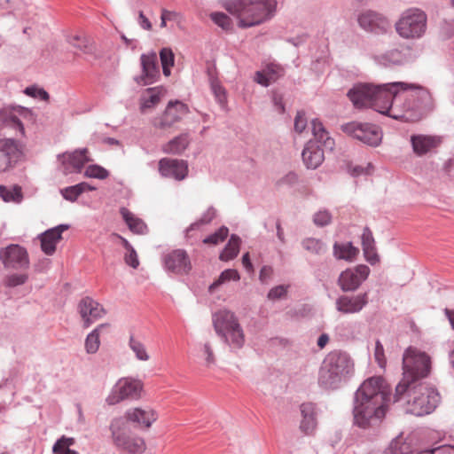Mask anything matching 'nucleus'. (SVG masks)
<instances>
[{"mask_svg":"<svg viewBox=\"0 0 454 454\" xmlns=\"http://www.w3.org/2000/svg\"><path fill=\"white\" fill-rule=\"evenodd\" d=\"M406 413L424 416L432 413L441 402L437 388L427 382L398 383L393 396Z\"/></svg>","mask_w":454,"mask_h":454,"instance_id":"obj_1","label":"nucleus"},{"mask_svg":"<svg viewBox=\"0 0 454 454\" xmlns=\"http://www.w3.org/2000/svg\"><path fill=\"white\" fill-rule=\"evenodd\" d=\"M401 99L392 109V118L418 121L431 110L433 102L429 91L419 85L407 83L401 88Z\"/></svg>","mask_w":454,"mask_h":454,"instance_id":"obj_2","label":"nucleus"},{"mask_svg":"<svg viewBox=\"0 0 454 454\" xmlns=\"http://www.w3.org/2000/svg\"><path fill=\"white\" fill-rule=\"evenodd\" d=\"M277 4V0H231L225 9L238 19L239 27H250L271 19Z\"/></svg>","mask_w":454,"mask_h":454,"instance_id":"obj_3","label":"nucleus"},{"mask_svg":"<svg viewBox=\"0 0 454 454\" xmlns=\"http://www.w3.org/2000/svg\"><path fill=\"white\" fill-rule=\"evenodd\" d=\"M129 423L125 416L111 420L109 430L112 442L117 449L129 454H142L146 450L145 442L143 437L132 434Z\"/></svg>","mask_w":454,"mask_h":454,"instance_id":"obj_4","label":"nucleus"},{"mask_svg":"<svg viewBox=\"0 0 454 454\" xmlns=\"http://www.w3.org/2000/svg\"><path fill=\"white\" fill-rule=\"evenodd\" d=\"M431 372V358L424 351L409 347L403 356V378L399 383L422 382Z\"/></svg>","mask_w":454,"mask_h":454,"instance_id":"obj_5","label":"nucleus"},{"mask_svg":"<svg viewBox=\"0 0 454 454\" xmlns=\"http://www.w3.org/2000/svg\"><path fill=\"white\" fill-rule=\"evenodd\" d=\"M215 333L233 348H241L245 343V333L236 315L227 309H221L213 315Z\"/></svg>","mask_w":454,"mask_h":454,"instance_id":"obj_6","label":"nucleus"},{"mask_svg":"<svg viewBox=\"0 0 454 454\" xmlns=\"http://www.w3.org/2000/svg\"><path fill=\"white\" fill-rule=\"evenodd\" d=\"M427 15L417 7L404 10L395 23L396 34L405 40L421 38L427 32Z\"/></svg>","mask_w":454,"mask_h":454,"instance_id":"obj_7","label":"nucleus"},{"mask_svg":"<svg viewBox=\"0 0 454 454\" xmlns=\"http://www.w3.org/2000/svg\"><path fill=\"white\" fill-rule=\"evenodd\" d=\"M349 359L340 353H330L324 360L319 372V384L326 388H334L351 372Z\"/></svg>","mask_w":454,"mask_h":454,"instance_id":"obj_8","label":"nucleus"},{"mask_svg":"<svg viewBox=\"0 0 454 454\" xmlns=\"http://www.w3.org/2000/svg\"><path fill=\"white\" fill-rule=\"evenodd\" d=\"M387 404H376L370 400H356L353 414L355 424L359 427L366 428L379 424L385 417Z\"/></svg>","mask_w":454,"mask_h":454,"instance_id":"obj_9","label":"nucleus"},{"mask_svg":"<svg viewBox=\"0 0 454 454\" xmlns=\"http://www.w3.org/2000/svg\"><path fill=\"white\" fill-rule=\"evenodd\" d=\"M406 85L405 82H394L375 86L376 95L372 98V108L382 114L392 117V109L401 99V88Z\"/></svg>","mask_w":454,"mask_h":454,"instance_id":"obj_10","label":"nucleus"},{"mask_svg":"<svg viewBox=\"0 0 454 454\" xmlns=\"http://www.w3.org/2000/svg\"><path fill=\"white\" fill-rule=\"evenodd\" d=\"M143 390L142 380L131 377L121 378L114 386L106 402L114 405L126 399L138 400L142 397Z\"/></svg>","mask_w":454,"mask_h":454,"instance_id":"obj_11","label":"nucleus"},{"mask_svg":"<svg viewBox=\"0 0 454 454\" xmlns=\"http://www.w3.org/2000/svg\"><path fill=\"white\" fill-rule=\"evenodd\" d=\"M356 400H370L376 404H387L389 398V389L385 380L381 377H372L361 385L356 393Z\"/></svg>","mask_w":454,"mask_h":454,"instance_id":"obj_12","label":"nucleus"},{"mask_svg":"<svg viewBox=\"0 0 454 454\" xmlns=\"http://www.w3.org/2000/svg\"><path fill=\"white\" fill-rule=\"evenodd\" d=\"M341 129L347 135L372 146L379 145L382 138L380 129L369 123L352 121L343 125Z\"/></svg>","mask_w":454,"mask_h":454,"instance_id":"obj_13","label":"nucleus"},{"mask_svg":"<svg viewBox=\"0 0 454 454\" xmlns=\"http://www.w3.org/2000/svg\"><path fill=\"white\" fill-rule=\"evenodd\" d=\"M0 260L5 268L13 270H27L30 263L27 249L17 244L2 248Z\"/></svg>","mask_w":454,"mask_h":454,"instance_id":"obj_14","label":"nucleus"},{"mask_svg":"<svg viewBox=\"0 0 454 454\" xmlns=\"http://www.w3.org/2000/svg\"><path fill=\"white\" fill-rule=\"evenodd\" d=\"M65 175L80 173L83 166L91 161L88 149H79L59 156Z\"/></svg>","mask_w":454,"mask_h":454,"instance_id":"obj_15","label":"nucleus"},{"mask_svg":"<svg viewBox=\"0 0 454 454\" xmlns=\"http://www.w3.org/2000/svg\"><path fill=\"white\" fill-rule=\"evenodd\" d=\"M357 20L363 29L375 34H385L390 27V22L387 17L370 10L362 12Z\"/></svg>","mask_w":454,"mask_h":454,"instance_id":"obj_16","label":"nucleus"},{"mask_svg":"<svg viewBox=\"0 0 454 454\" xmlns=\"http://www.w3.org/2000/svg\"><path fill=\"white\" fill-rule=\"evenodd\" d=\"M128 421L142 429H149L158 419V412L149 407H133L124 413Z\"/></svg>","mask_w":454,"mask_h":454,"instance_id":"obj_17","label":"nucleus"},{"mask_svg":"<svg viewBox=\"0 0 454 454\" xmlns=\"http://www.w3.org/2000/svg\"><path fill=\"white\" fill-rule=\"evenodd\" d=\"M370 269L368 266L361 264L354 269H348L343 271L339 278V284L343 291H354L369 276Z\"/></svg>","mask_w":454,"mask_h":454,"instance_id":"obj_18","label":"nucleus"},{"mask_svg":"<svg viewBox=\"0 0 454 454\" xmlns=\"http://www.w3.org/2000/svg\"><path fill=\"white\" fill-rule=\"evenodd\" d=\"M164 265L167 270L178 275L188 274L192 270L189 255L183 249H176L166 254Z\"/></svg>","mask_w":454,"mask_h":454,"instance_id":"obj_19","label":"nucleus"},{"mask_svg":"<svg viewBox=\"0 0 454 454\" xmlns=\"http://www.w3.org/2000/svg\"><path fill=\"white\" fill-rule=\"evenodd\" d=\"M20 145L12 138L0 139V172L8 169L21 157Z\"/></svg>","mask_w":454,"mask_h":454,"instance_id":"obj_20","label":"nucleus"},{"mask_svg":"<svg viewBox=\"0 0 454 454\" xmlns=\"http://www.w3.org/2000/svg\"><path fill=\"white\" fill-rule=\"evenodd\" d=\"M188 106L180 101H170L159 121L155 124L160 129H168L179 121L187 113Z\"/></svg>","mask_w":454,"mask_h":454,"instance_id":"obj_21","label":"nucleus"},{"mask_svg":"<svg viewBox=\"0 0 454 454\" xmlns=\"http://www.w3.org/2000/svg\"><path fill=\"white\" fill-rule=\"evenodd\" d=\"M159 171L165 177L180 181L186 177L188 165L183 160L163 158L159 161Z\"/></svg>","mask_w":454,"mask_h":454,"instance_id":"obj_22","label":"nucleus"},{"mask_svg":"<svg viewBox=\"0 0 454 454\" xmlns=\"http://www.w3.org/2000/svg\"><path fill=\"white\" fill-rule=\"evenodd\" d=\"M376 95L375 85L358 84L350 90L348 96L356 108L372 107V98Z\"/></svg>","mask_w":454,"mask_h":454,"instance_id":"obj_23","label":"nucleus"},{"mask_svg":"<svg viewBox=\"0 0 454 454\" xmlns=\"http://www.w3.org/2000/svg\"><path fill=\"white\" fill-rule=\"evenodd\" d=\"M78 309L85 327L90 326L105 314L103 307L90 297L83 298L80 301Z\"/></svg>","mask_w":454,"mask_h":454,"instance_id":"obj_24","label":"nucleus"},{"mask_svg":"<svg viewBox=\"0 0 454 454\" xmlns=\"http://www.w3.org/2000/svg\"><path fill=\"white\" fill-rule=\"evenodd\" d=\"M142 74L137 79L141 85L151 84L160 75L157 55L155 52L143 54L141 56Z\"/></svg>","mask_w":454,"mask_h":454,"instance_id":"obj_25","label":"nucleus"},{"mask_svg":"<svg viewBox=\"0 0 454 454\" xmlns=\"http://www.w3.org/2000/svg\"><path fill=\"white\" fill-rule=\"evenodd\" d=\"M367 303L366 293L355 296L343 295L337 299L336 309L344 314H354L361 311Z\"/></svg>","mask_w":454,"mask_h":454,"instance_id":"obj_26","label":"nucleus"},{"mask_svg":"<svg viewBox=\"0 0 454 454\" xmlns=\"http://www.w3.org/2000/svg\"><path fill=\"white\" fill-rule=\"evenodd\" d=\"M67 224H60L51 228L40 235L41 248L48 255H51L56 251L57 244L62 239L63 231L68 230Z\"/></svg>","mask_w":454,"mask_h":454,"instance_id":"obj_27","label":"nucleus"},{"mask_svg":"<svg viewBox=\"0 0 454 454\" xmlns=\"http://www.w3.org/2000/svg\"><path fill=\"white\" fill-rule=\"evenodd\" d=\"M413 152L418 156H423L442 144V138L437 136L413 135L411 137Z\"/></svg>","mask_w":454,"mask_h":454,"instance_id":"obj_28","label":"nucleus"},{"mask_svg":"<svg viewBox=\"0 0 454 454\" xmlns=\"http://www.w3.org/2000/svg\"><path fill=\"white\" fill-rule=\"evenodd\" d=\"M412 49L409 45L402 44L399 48L391 49L380 57L384 65H402L412 59Z\"/></svg>","mask_w":454,"mask_h":454,"instance_id":"obj_29","label":"nucleus"},{"mask_svg":"<svg viewBox=\"0 0 454 454\" xmlns=\"http://www.w3.org/2000/svg\"><path fill=\"white\" fill-rule=\"evenodd\" d=\"M302 160L308 168L315 169L324 160L323 150L314 142H309L302 151Z\"/></svg>","mask_w":454,"mask_h":454,"instance_id":"obj_30","label":"nucleus"},{"mask_svg":"<svg viewBox=\"0 0 454 454\" xmlns=\"http://www.w3.org/2000/svg\"><path fill=\"white\" fill-rule=\"evenodd\" d=\"M284 74V69L278 64H269L261 71H257L254 75V81L262 85L269 86L276 82Z\"/></svg>","mask_w":454,"mask_h":454,"instance_id":"obj_31","label":"nucleus"},{"mask_svg":"<svg viewBox=\"0 0 454 454\" xmlns=\"http://www.w3.org/2000/svg\"><path fill=\"white\" fill-rule=\"evenodd\" d=\"M302 419L300 428L306 434H310L317 427L316 406L312 403H304L301 405Z\"/></svg>","mask_w":454,"mask_h":454,"instance_id":"obj_32","label":"nucleus"},{"mask_svg":"<svg viewBox=\"0 0 454 454\" xmlns=\"http://www.w3.org/2000/svg\"><path fill=\"white\" fill-rule=\"evenodd\" d=\"M120 214L121 215L130 231H132L134 234L145 235L148 232V228L145 223L141 218H138L137 215H135L128 208L121 207Z\"/></svg>","mask_w":454,"mask_h":454,"instance_id":"obj_33","label":"nucleus"},{"mask_svg":"<svg viewBox=\"0 0 454 454\" xmlns=\"http://www.w3.org/2000/svg\"><path fill=\"white\" fill-rule=\"evenodd\" d=\"M166 94L163 87H153L147 89L141 98V110L150 109L158 105L162 97Z\"/></svg>","mask_w":454,"mask_h":454,"instance_id":"obj_34","label":"nucleus"},{"mask_svg":"<svg viewBox=\"0 0 454 454\" xmlns=\"http://www.w3.org/2000/svg\"><path fill=\"white\" fill-rule=\"evenodd\" d=\"M311 126L312 132L316 139H317L318 142L323 143L325 147L332 149L334 145V141L328 137V132L325 130L323 123L317 119H314L311 121Z\"/></svg>","mask_w":454,"mask_h":454,"instance_id":"obj_35","label":"nucleus"},{"mask_svg":"<svg viewBox=\"0 0 454 454\" xmlns=\"http://www.w3.org/2000/svg\"><path fill=\"white\" fill-rule=\"evenodd\" d=\"M189 145L187 135H181L163 145V152L166 153L179 154L183 153Z\"/></svg>","mask_w":454,"mask_h":454,"instance_id":"obj_36","label":"nucleus"},{"mask_svg":"<svg viewBox=\"0 0 454 454\" xmlns=\"http://www.w3.org/2000/svg\"><path fill=\"white\" fill-rule=\"evenodd\" d=\"M240 243L241 240L238 236L231 235L229 242L225 246L223 252L220 254V260L228 262L234 259L239 252Z\"/></svg>","mask_w":454,"mask_h":454,"instance_id":"obj_37","label":"nucleus"},{"mask_svg":"<svg viewBox=\"0 0 454 454\" xmlns=\"http://www.w3.org/2000/svg\"><path fill=\"white\" fill-rule=\"evenodd\" d=\"M333 253L336 258L347 261L354 260L359 253L358 248L352 246L351 243L337 244L333 247Z\"/></svg>","mask_w":454,"mask_h":454,"instance_id":"obj_38","label":"nucleus"},{"mask_svg":"<svg viewBox=\"0 0 454 454\" xmlns=\"http://www.w3.org/2000/svg\"><path fill=\"white\" fill-rule=\"evenodd\" d=\"M109 325L103 324L98 326L92 333H90L85 340V348L88 353L94 354L99 348V333L104 329H108Z\"/></svg>","mask_w":454,"mask_h":454,"instance_id":"obj_39","label":"nucleus"},{"mask_svg":"<svg viewBox=\"0 0 454 454\" xmlns=\"http://www.w3.org/2000/svg\"><path fill=\"white\" fill-rule=\"evenodd\" d=\"M0 197L5 201V202H15L20 203L22 199V192L21 188L18 185L6 187L4 185L0 186Z\"/></svg>","mask_w":454,"mask_h":454,"instance_id":"obj_40","label":"nucleus"},{"mask_svg":"<svg viewBox=\"0 0 454 454\" xmlns=\"http://www.w3.org/2000/svg\"><path fill=\"white\" fill-rule=\"evenodd\" d=\"M160 59L162 66V71L165 76L170 75V68L174 66L175 56L171 49L163 48L160 51Z\"/></svg>","mask_w":454,"mask_h":454,"instance_id":"obj_41","label":"nucleus"},{"mask_svg":"<svg viewBox=\"0 0 454 454\" xmlns=\"http://www.w3.org/2000/svg\"><path fill=\"white\" fill-rule=\"evenodd\" d=\"M240 277L239 272L236 270L233 269H228L223 270L219 278L215 280L209 286V291L213 292L215 288H217L219 286L223 285V283L234 280L238 281L239 280Z\"/></svg>","mask_w":454,"mask_h":454,"instance_id":"obj_42","label":"nucleus"},{"mask_svg":"<svg viewBox=\"0 0 454 454\" xmlns=\"http://www.w3.org/2000/svg\"><path fill=\"white\" fill-rule=\"evenodd\" d=\"M74 443V438L62 436L53 446V454H78L76 451L69 449Z\"/></svg>","mask_w":454,"mask_h":454,"instance_id":"obj_43","label":"nucleus"},{"mask_svg":"<svg viewBox=\"0 0 454 454\" xmlns=\"http://www.w3.org/2000/svg\"><path fill=\"white\" fill-rule=\"evenodd\" d=\"M129 348L135 353L136 357L138 360L148 361L150 359V356L147 353V350L144 343L135 339L134 337H130L129 339Z\"/></svg>","mask_w":454,"mask_h":454,"instance_id":"obj_44","label":"nucleus"},{"mask_svg":"<svg viewBox=\"0 0 454 454\" xmlns=\"http://www.w3.org/2000/svg\"><path fill=\"white\" fill-rule=\"evenodd\" d=\"M109 176L108 171L99 165H89L85 171L84 176L88 178H98V179H106Z\"/></svg>","mask_w":454,"mask_h":454,"instance_id":"obj_45","label":"nucleus"},{"mask_svg":"<svg viewBox=\"0 0 454 454\" xmlns=\"http://www.w3.org/2000/svg\"><path fill=\"white\" fill-rule=\"evenodd\" d=\"M303 247L313 254H322L325 251V246L319 240L313 238L306 239L302 241Z\"/></svg>","mask_w":454,"mask_h":454,"instance_id":"obj_46","label":"nucleus"},{"mask_svg":"<svg viewBox=\"0 0 454 454\" xmlns=\"http://www.w3.org/2000/svg\"><path fill=\"white\" fill-rule=\"evenodd\" d=\"M228 233V228L221 227L216 232L204 239L203 243L208 245H217L227 238Z\"/></svg>","mask_w":454,"mask_h":454,"instance_id":"obj_47","label":"nucleus"},{"mask_svg":"<svg viewBox=\"0 0 454 454\" xmlns=\"http://www.w3.org/2000/svg\"><path fill=\"white\" fill-rule=\"evenodd\" d=\"M212 20L222 28L228 30L231 27V19L223 12H214L211 15Z\"/></svg>","mask_w":454,"mask_h":454,"instance_id":"obj_48","label":"nucleus"},{"mask_svg":"<svg viewBox=\"0 0 454 454\" xmlns=\"http://www.w3.org/2000/svg\"><path fill=\"white\" fill-rule=\"evenodd\" d=\"M24 92L26 95L35 98H39L40 99L44 101L49 100V94L47 93V91L36 86L27 87L25 89Z\"/></svg>","mask_w":454,"mask_h":454,"instance_id":"obj_49","label":"nucleus"},{"mask_svg":"<svg viewBox=\"0 0 454 454\" xmlns=\"http://www.w3.org/2000/svg\"><path fill=\"white\" fill-rule=\"evenodd\" d=\"M62 196L69 201H75L77 198L82 194L81 189L77 184L64 188L61 190Z\"/></svg>","mask_w":454,"mask_h":454,"instance_id":"obj_50","label":"nucleus"},{"mask_svg":"<svg viewBox=\"0 0 454 454\" xmlns=\"http://www.w3.org/2000/svg\"><path fill=\"white\" fill-rule=\"evenodd\" d=\"M362 246L364 253H367V250H370L371 247H374V239L372 231L368 228H364L362 234Z\"/></svg>","mask_w":454,"mask_h":454,"instance_id":"obj_51","label":"nucleus"},{"mask_svg":"<svg viewBox=\"0 0 454 454\" xmlns=\"http://www.w3.org/2000/svg\"><path fill=\"white\" fill-rule=\"evenodd\" d=\"M374 358L381 368L386 366L387 361L384 354V348L380 340H377L375 344Z\"/></svg>","mask_w":454,"mask_h":454,"instance_id":"obj_52","label":"nucleus"},{"mask_svg":"<svg viewBox=\"0 0 454 454\" xmlns=\"http://www.w3.org/2000/svg\"><path fill=\"white\" fill-rule=\"evenodd\" d=\"M390 450H400L403 454H408L411 452V446L408 443L404 442L403 439L397 438L391 442Z\"/></svg>","mask_w":454,"mask_h":454,"instance_id":"obj_53","label":"nucleus"},{"mask_svg":"<svg viewBox=\"0 0 454 454\" xmlns=\"http://www.w3.org/2000/svg\"><path fill=\"white\" fill-rule=\"evenodd\" d=\"M28 278L27 274L20 273V274H15L12 275L8 278L6 286L10 287H14L17 286L23 285L27 282Z\"/></svg>","mask_w":454,"mask_h":454,"instance_id":"obj_54","label":"nucleus"},{"mask_svg":"<svg viewBox=\"0 0 454 454\" xmlns=\"http://www.w3.org/2000/svg\"><path fill=\"white\" fill-rule=\"evenodd\" d=\"M124 260L128 265L131 266L134 269L137 268L139 265L137 254L133 247L126 250Z\"/></svg>","mask_w":454,"mask_h":454,"instance_id":"obj_55","label":"nucleus"},{"mask_svg":"<svg viewBox=\"0 0 454 454\" xmlns=\"http://www.w3.org/2000/svg\"><path fill=\"white\" fill-rule=\"evenodd\" d=\"M331 219H332L331 215L329 214V212H327L325 210L318 211L314 215V223H315V224H317L318 226H325V225L328 224L331 222Z\"/></svg>","mask_w":454,"mask_h":454,"instance_id":"obj_56","label":"nucleus"},{"mask_svg":"<svg viewBox=\"0 0 454 454\" xmlns=\"http://www.w3.org/2000/svg\"><path fill=\"white\" fill-rule=\"evenodd\" d=\"M202 356L206 360L207 366H210L215 363V355L209 343H205L202 347Z\"/></svg>","mask_w":454,"mask_h":454,"instance_id":"obj_57","label":"nucleus"},{"mask_svg":"<svg viewBox=\"0 0 454 454\" xmlns=\"http://www.w3.org/2000/svg\"><path fill=\"white\" fill-rule=\"evenodd\" d=\"M307 126V120L303 112H298L294 119V129L298 133H301Z\"/></svg>","mask_w":454,"mask_h":454,"instance_id":"obj_58","label":"nucleus"},{"mask_svg":"<svg viewBox=\"0 0 454 454\" xmlns=\"http://www.w3.org/2000/svg\"><path fill=\"white\" fill-rule=\"evenodd\" d=\"M286 294V287L284 286H278L270 290L268 298L270 300H277L284 297Z\"/></svg>","mask_w":454,"mask_h":454,"instance_id":"obj_59","label":"nucleus"},{"mask_svg":"<svg viewBox=\"0 0 454 454\" xmlns=\"http://www.w3.org/2000/svg\"><path fill=\"white\" fill-rule=\"evenodd\" d=\"M212 90L218 101L223 104L225 101V93L223 88L217 82H212Z\"/></svg>","mask_w":454,"mask_h":454,"instance_id":"obj_60","label":"nucleus"},{"mask_svg":"<svg viewBox=\"0 0 454 454\" xmlns=\"http://www.w3.org/2000/svg\"><path fill=\"white\" fill-rule=\"evenodd\" d=\"M428 454H454V446L452 445H442L440 447L434 448L430 450H427Z\"/></svg>","mask_w":454,"mask_h":454,"instance_id":"obj_61","label":"nucleus"},{"mask_svg":"<svg viewBox=\"0 0 454 454\" xmlns=\"http://www.w3.org/2000/svg\"><path fill=\"white\" fill-rule=\"evenodd\" d=\"M364 256H365L366 260L371 264H375L376 262H379V256H378V254L375 252L374 247H371L370 250H367V253H364Z\"/></svg>","mask_w":454,"mask_h":454,"instance_id":"obj_62","label":"nucleus"},{"mask_svg":"<svg viewBox=\"0 0 454 454\" xmlns=\"http://www.w3.org/2000/svg\"><path fill=\"white\" fill-rule=\"evenodd\" d=\"M9 123L14 129H17L21 135L24 134V127L20 119L16 116H11L9 120Z\"/></svg>","mask_w":454,"mask_h":454,"instance_id":"obj_63","label":"nucleus"},{"mask_svg":"<svg viewBox=\"0 0 454 454\" xmlns=\"http://www.w3.org/2000/svg\"><path fill=\"white\" fill-rule=\"evenodd\" d=\"M139 24L140 26L146 30L152 29V23L150 20L144 15V13L141 12L139 13Z\"/></svg>","mask_w":454,"mask_h":454,"instance_id":"obj_64","label":"nucleus"}]
</instances>
